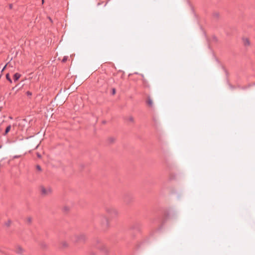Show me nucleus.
<instances>
[{"instance_id":"obj_1","label":"nucleus","mask_w":255,"mask_h":255,"mask_svg":"<svg viewBox=\"0 0 255 255\" xmlns=\"http://www.w3.org/2000/svg\"><path fill=\"white\" fill-rule=\"evenodd\" d=\"M106 212L112 216H117L119 215L118 210L112 206H107L105 207Z\"/></svg>"},{"instance_id":"obj_2","label":"nucleus","mask_w":255,"mask_h":255,"mask_svg":"<svg viewBox=\"0 0 255 255\" xmlns=\"http://www.w3.org/2000/svg\"><path fill=\"white\" fill-rule=\"evenodd\" d=\"M41 193L43 195H48L52 193V189L49 186L44 187L41 186L40 187Z\"/></svg>"},{"instance_id":"obj_3","label":"nucleus","mask_w":255,"mask_h":255,"mask_svg":"<svg viewBox=\"0 0 255 255\" xmlns=\"http://www.w3.org/2000/svg\"><path fill=\"white\" fill-rule=\"evenodd\" d=\"M75 241L77 242H83L86 240L87 237L85 234L84 233H80L78 235H76L75 236Z\"/></svg>"},{"instance_id":"obj_4","label":"nucleus","mask_w":255,"mask_h":255,"mask_svg":"<svg viewBox=\"0 0 255 255\" xmlns=\"http://www.w3.org/2000/svg\"><path fill=\"white\" fill-rule=\"evenodd\" d=\"M15 251L17 254L21 255L24 252V250L20 246H17Z\"/></svg>"},{"instance_id":"obj_5","label":"nucleus","mask_w":255,"mask_h":255,"mask_svg":"<svg viewBox=\"0 0 255 255\" xmlns=\"http://www.w3.org/2000/svg\"><path fill=\"white\" fill-rule=\"evenodd\" d=\"M100 217L103 220V221L102 223V224L107 225L108 224V219L105 215H100Z\"/></svg>"},{"instance_id":"obj_6","label":"nucleus","mask_w":255,"mask_h":255,"mask_svg":"<svg viewBox=\"0 0 255 255\" xmlns=\"http://www.w3.org/2000/svg\"><path fill=\"white\" fill-rule=\"evenodd\" d=\"M21 75L19 73H16L13 75V80L14 82L17 81L20 77Z\"/></svg>"},{"instance_id":"obj_7","label":"nucleus","mask_w":255,"mask_h":255,"mask_svg":"<svg viewBox=\"0 0 255 255\" xmlns=\"http://www.w3.org/2000/svg\"><path fill=\"white\" fill-rule=\"evenodd\" d=\"M146 103L150 107H152L153 105L152 100L149 97H147Z\"/></svg>"},{"instance_id":"obj_8","label":"nucleus","mask_w":255,"mask_h":255,"mask_svg":"<svg viewBox=\"0 0 255 255\" xmlns=\"http://www.w3.org/2000/svg\"><path fill=\"white\" fill-rule=\"evenodd\" d=\"M243 42H244V45L246 46H249L250 44V42L249 39H248L247 38H243Z\"/></svg>"},{"instance_id":"obj_9","label":"nucleus","mask_w":255,"mask_h":255,"mask_svg":"<svg viewBox=\"0 0 255 255\" xmlns=\"http://www.w3.org/2000/svg\"><path fill=\"white\" fill-rule=\"evenodd\" d=\"M11 129V126L10 125H9L8 126L6 129H5V132H4V135H5L9 131V130H10Z\"/></svg>"},{"instance_id":"obj_10","label":"nucleus","mask_w":255,"mask_h":255,"mask_svg":"<svg viewBox=\"0 0 255 255\" xmlns=\"http://www.w3.org/2000/svg\"><path fill=\"white\" fill-rule=\"evenodd\" d=\"M6 79L7 81H8L10 83H12V80L10 77V75L9 73L6 74Z\"/></svg>"},{"instance_id":"obj_11","label":"nucleus","mask_w":255,"mask_h":255,"mask_svg":"<svg viewBox=\"0 0 255 255\" xmlns=\"http://www.w3.org/2000/svg\"><path fill=\"white\" fill-rule=\"evenodd\" d=\"M26 222L27 224H30L32 222V218L30 217H27L26 218Z\"/></svg>"},{"instance_id":"obj_12","label":"nucleus","mask_w":255,"mask_h":255,"mask_svg":"<svg viewBox=\"0 0 255 255\" xmlns=\"http://www.w3.org/2000/svg\"><path fill=\"white\" fill-rule=\"evenodd\" d=\"M127 120L129 122H131V123H133L134 122V119L132 117L130 116V117H129Z\"/></svg>"},{"instance_id":"obj_13","label":"nucleus","mask_w":255,"mask_h":255,"mask_svg":"<svg viewBox=\"0 0 255 255\" xmlns=\"http://www.w3.org/2000/svg\"><path fill=\"white\" fill-rule=\"evenodd\" d=\"M62 247L64 248H66V247H68V244L65 242H63L62 243Z\"/></svg>"},{"instance_id":"obj_14","label":"nucleus","mask_w":255,"mask_h":255,"mask_svg":"<svg viewBox=\"0 0 255 255\" xmlns=\"http://www.w3.org/2000/svg\"><path fill=\"white\" fill-rule=\"evenodd\" d=\"M68 59V56H64L62 60V62H65Z\"/></svg>"},{"instance_id":"obj_15","label":"nucleus","mask_w":255,"mask_h":255,"mask_svg":"<svg viewBox=\"0 0 255 255\" xmlns=\"http://www.w3.org/2000/svg\"><path fill=\"white\" fill-rule=\"evenodd\" d=\"M36 168L37 170H38V171L41 170V168L40 166L39 165H37L36 166Z\"/></svg>"},{"instance_id":"obj_16","label":"nucleus","mask_w":255,"mask_h":255,"mask_svg":"<svg viewBox=\"0 0 255 255\" xmlns=\"http://www.w3.org/2000/svg\"><path fill=\"white\" fill-rule=\"evenodd\" d=\"M10 224H11V221L9 220L6 223H5V225L6 226L8 227L10 226Z\"/></svg>"},{"instance_id":"obj_17","label":"nucleus","mask_w":255,"mask_h":255,"mask_svg":"<svg viewBox=\"0 0 255 255\" xmlns=\"http://www.w3.org/2000/svg\"><path fill=\"white\" fill-rule=\"evenodd\" d=\"M26 94L28 96H31L32 95V93L30 91H27Z\"/></svg>"},{"instance_id":"obj_18","label":"nucleus","mask_w":255,"mask_h":255,"mask_svg":"<svg viewBox=\"0 0 255 255\" xmlns=\"http://www.w3.org/2000/svg\"><path fill=\"white\" fill-rule=\"evenodd\" d=\"M41 246L42 248H46V245L45 244H43V243H42V244L41 245Z\"/></svg>"},{"instance_id":"obj_19","label":"nucleus","mask_w":255,"mask_h":255,"mask_svg":"<svg viewBox=\"0 0 255 255\" xmlns=\"http://www.w3.org/2000/svg\"><path fill=\"white\" fill-rule=\"evenodd\" d=\"M115 93H116V90H115V89H112V94H113V95H114V94H115Z\"/></svg>"},{"instance_id":"obj_20","label":"nucleus","mask_w":255,"mask_h":255,"mask_svg":"<svg viewBox=\"0 0 255 255\" xmlns=\"http://www.w3.org/2000/svg\"><path fill=\"white\" fill-rule=\"evenodd\" d=\"M37 157L38 158H40L41 157V155L39 153H37Z\"/></svg>"},{"instance_id":"obj_21","label":"nucleus","mask_w":255,"mask_h":255,"mask_svg":"<svg viewBox=\"0 0 255 255\" xmlns=\"http://www.w3.org/2000/svg\"><path fill=\"white\" fill-rule=\"evenodd\" d=\"M215 16L218 17L219 14V13H216L214 14Z\"/></svg>"},{"instance_id":"obj_22","label":"nucleus","mask_w":255,"mask_h":255,"mask_svg":"<svg viewBox=\"0 0 255 255\" xmlns=\"http://www.w3.org/2000/svg\"><path fill=\"white\" fill-rule=\"evenodd\" d=\"M6 66V65H5L4 66V67L3 68V69H2V70H1V72H2V71L5 69V68Z\"/></svg>"},{"instance_id":"obj_23","label":"nucleus","mask_w":255,"mask_h":255,"mask_svg":"<svg viewBox=\"0 0 255 255\" xmlns=\"http://www.w3.org/2000/svg\"><path fill=\"white\" fill-rule=\"evenodd\" d=\"M9 7H10V8H11V7H12V5L11 4L9 5Z\"/></svg>"},{"instance_id":"obj_24","label":"nucleus","mask_w":255,"mask_h":255,"mask_svg":"<svg viewBox=\"0 0 255 255\" xmlns=\"http://www.w3.org/2000/svg\"><path fill=\"white\" fill-rule=\"evenodd\" d=\"M15 87H13V88H12V90H14V89H15Z\"/></svg>"},{"instance_id":"obj_25","label":"nucleus","mask_w":255,"mask_h":255,"mask_svg":"<svg viewBox=\"0 0 255 255\" xmlns=\"http://www.w3.org/2000/svg\"><path fill=\"white\" fill-rule=\"evenodd\" d=\"M44 0H42V3H44Z\"/></svg>"}]
</instances>
